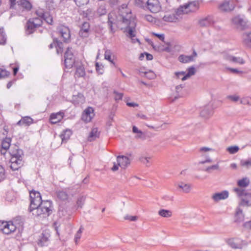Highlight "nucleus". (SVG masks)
Instances as JSON below:
<instances>
[{"instance_id": "18", "label": "nucleus", "mask_w": 251, "mask_h": 251, "mask_svg": "<svg viewBox=\"0 0 251 251\" xmlns=\"http://www.w3.org/2000/svg\"><path fill=\"white\" fill-rule=\"evenodd\" d=\"M214 23L213 17L211 16H207L199 21V24L201 27H208L212 25Z\"/></svg>"}, {"instance_id": "53", "label": "nucleus", "mask_w": 251, "mask_h": 251, "mask_svg": "<svg viewBox=\"0 0 251 251\" xmlns=\"http://www.w3.org/2000/svg\"><path fill=\"white\" fill-rule=\"evenodd\" d=\"M241 165L249 168L251 167V158L247 160H242L240 162Z\"/></svg>"}, {"instance_id": "10", "label": "nucleus", "mask_w": 251, "mask_h": 251, "mask_svg": "<svg viewBox=\"0 0 251 251\" xmlns=\"http://www.w3.org/2000/svg\"><path fill=\"white\" fill-rule=\"evenodd\" d=\"M226 242L231 248L234 249H241L244 245V241L238 238L228 239L226 240Z\"/></svg>"}, {"instance_id": "8", "label": "nucleus", "mask_w": 251, "mask_h": 251, "mask_svg": "<svg viewBox=\"0 0 251 251\" xmlns=\"http://www.w3.org/2000/svg\"><path fill=\"white\" fill-rule=\"evenodd\" d=\"M59 35L63 38L64 42H68L71 37L69 28L64 25H60L57 28Z\"/></svg>"}, {"instance_id": "21", "label": "nucleus", "mask_w": 251, "mask_h": 251, "mask_svg": "<svg viewBox=\"0 0 251 251\" xmlns=\"http://www.w3.org/2000/svg\"><path fill=\"white\" fill-rule=\"evenodd\" d=\"M197 53L196 51L194 50L193 54L191 55H185L182 54L179 56L178 59L181 63H187L194 61V58L197 57Z\"/></svg>"}, {"instance_id": "36", "label": "nucleus", "mask_w": 251, "mask_h": 251, "mask_svg": "<svg viewBox=\"0 0 251 251\" xmlns=\"http://www.w3.org/2000/svg\"><path fill=\"white\" fill-rule=\"evenodd\" d=\"M71 134L72 132L70 130L66 129L65 130H64L60 135V137L61 138L62 142H66L70 138Z\"/></svg>"}, {"instance_id": "26", "label": "nucleus", "mask_w": 251, "mask_h": 251, "mask_svg": "<svg viewBox=\"0 0 251 251\" xmlns=\"http://www.w3.org/2000/svg\"><path fill=\"white\" fill-rule=\"evenodd\" d=\"M224 58L225 59L229 61L236 63L240 65L245 64V62L243 58L238 57H235L229 55H225Z\"/></svg>"}, {"instance_id": "28", "label": "nucleus", "mask_w": 251, "mask_h": 251, "mask_svg": "<svg viewBox=\"0 0 251 251\" xmlns=\"http://www.w3.org/2000/svg\"><path fill=\"white\" fill-rule=\"evenodd\" d=\"M50 234L46 232H43L39 240L38 244L41 246H47L48 244L49 241Z\"/></svg>"}, {"instance_id": "5", "label": "nucleus", "mask_w": 251, "mask_h": 251, "mask_svg": "<svg viewBox=\"0 0 251 251\" xmlns=\"http://www.w3.org/2000/svg\"><path fill=\"white\" fill-rule=\"evenodd\" d=\"M30 208H34L38 207L42 204V202L44 201L42 200L40 193L38 191H31L30 192Z\"/></svg>"}, {"instance_id": "58", "label": "nucleus", "mask_w": 251, "mask_h": 251, "mask_svg": "<svg viewBox=\"0 0 251 251\" xmlns=\"http://www.w3.org/2000/svg\"><path fill=\"white\" fill-rule=\"evenodd\" d=\"M150 159V157L142 156L140 158V160L141 161V162H142L143 164H146L147 166H149V165H148V164L149 163Z\"/></svg>"}, {"instance_id": "54", "label": "nucleus", "mask_w": 251, "mask_h": 251, "mask_svg": "<svg viewBox=\"0 0 251 251\" xmlns=\"http://www.w3.org/2000/svg\"><path fill=\"white\" fill-rule=\"evenodd\" d=\"M96 69L99 74L102 75L104 73L103 66L101 65H100L97 62L96 63Z\"/></svg>"}, {"instance_id": "25", "label": "nucleus", "mask_w": 251, "mask_h": 251, "mask_svg": "<svg viewBox=\"0 0 251 251\" xmlns=\"http://www.w3.org/2000/svg\"><path fill=\"white\" fill-rule=\"evenodd\" d=\"M33 123V120L29 116L23 117L22 119L17 123V125L28 126Z\"/></svg>"}, {"instance_id": "22", "label": "nucleus", "mask_w": 251, "mask_h": 251, "mask_svg": "<svg viewBox=\"0 0 251 251\" xmlns=\"http://www.w3.org/2000/svg\"><path fill=\"white\" fill-rule=\"evenodd\" d=\"M71 102L75 105L82 104L85 102V98L82 94L78 93L76 95H73Z\"/></svg>"}, {"instance_id": "46", "label": "nucleus", "mask_w": 251, "mask_h": 251, "mask_svg": "<svg viewBox=\"0 0 251 251\" xmlns=\"http://www.w3.org/2000/svg\"><path fill=\"white\" fill-rule=\"evenodd\" d=\"M239 150V148L237 146H230L226 148V151L230 154H235Z\"/></svg>"}, {"instance_id": "11", "label": "nucleus", "mask_w": 251, "mask_h": 251, "mask_svg": "<svg viewBox=\"0 0 251 251\" xmlns=\"http://www.w3.org/2000/svg\"><path fill=\"white\" fill-rule=\"evenodd\" d=\"M147 8L152 13H157L161 9V6L158 0H148Z\"/></svg>"}, {"instance_id": "62", "label": "nucleus", "mask_w": 251, "mask_h": 251, "mask_svg": "<svg viewBox=\"0 0 251 251\" xmlns=\"http://www.w3.org/2000/svg\"><path fill=\"white\" fill-rule=\"evenodd\" d=\"M152 35H154L155 36L158 37L161 41H163L164 40V35L163 34H158L154 32H153Z\"/></svg>"}, {"instance_id": "52", "label": "nucleus", "mask_w": 251, "mask_h": 251, "mask_svg": "<svg viewBox=\"0 0 251 251\" xmlns=\"http://www.w3.org/2000/svg\"><path fill=\"white\" fill-rule=\"evenodd\" d=\"M75 4L78 7H81L87 5L89 2V0H74Z\"/></svg>"}, {"instance_id": "59", "label": "nucleus", "mask_w": 251, "mask_h": 251, "mask_svg": "<svg viewBox=\"0 0 251 251\" xmlns=\"http://www.w3.org/2000/svg\"><path fill=\"white\" fill-rule=\"evenodd\" d=\"M114 94H115L114 99L116 100H119L122 99L123 96L122 93H118L116 91H114Z\"/></svg>"}, {"instance_id": "23", "label": "nucleus", "mask_w": 251, "mask_h": 251, "mask_svg": "<svg viewBox=\"0 0 251 251\" xmlns=\"http://www.w3.org/2000/svg\"><path fill=\"white\" fill-rule=\"evenodd\" d=\"M10 154L11 157L16 158H23V151L20 149L17 146H15L14 147L11 149Z\"/></svg>"}, {"instance_id": "14", "label": "nucleus", "mask_w": 251, "mask_h": 251, "mask_svg": "<svg viewBox=\"0 0 251 251\" xmlns=\"http://www.w3.org/2000/svg\"><path fill=\"white\" fill-rule=\"evenodd\" d=\"M229 193L227 190H224L221 192L215 193L211 197V199L215 202H218L220 201L225 200L228 198Z\"/></svg>"}, {"instance_id": "47", "label": "nucleus", "mask_w": 251, "mask_h": 251, "mask_svg": "<svg viewBox=\"0 0 251 251\" xmlns=\"http://www.w3.org/2000/svg\"><path fill=\"white\" fill-rule=\"evenodd\" d=\"M43 20L45 21L48 24L52 25L53 23L52 17L50 15L48 12H45Z\"/></svg>"}, {"instance_id": "63", "label": "nucleus", "mask_w": 251, "mask_h": 251, "mask_svg": "<svg viewBox=\"0 0 251 251\" xmlns=\"http://www.w3.org/2000/svg\"><path fill=\"white\" fill-rule=\"evenodd\" d=\"M59 225L56 222H54L53 225H52V227L54 228V229H55V230L56 232V234L58 236L59 235V232H58V227H59Z\"/></svg>"}, {"instance_id": "15", "label": "nucleus", "mask_w": 251, "mask_h": 251, "mask_svg": "<svg viewBox=\"0 0 251 251\" xmlns=\"http://www.w3.org/2000/svg\"><path fill=\"white\" fill-rule=\"evenodd\" d=\"M90 24L88 22H85L80 25L79 35L82 38L88 37L90 33Z\"/></svg>"}, {"instance_id": "48", "label": "nucleus", "mask_w": 251, "mask_h": 251, "mask_svg": "<svg viewBox=\"0 0 251 251\" xmlns=\"http://www.w3.org/2000/svg\"><path fill=\"white\" fill-rule=\"evenodd\" d=\"M111 52L109 50H106L104 52V58L106 60H108L110 62L112 63L113 65H115V62L113 61L112 59H111Z\"/></svg>"}, {"instance_id": "49", "label": "nucleus", "mask_w": 251, "mask_h": 251, "mask_svg": "<svg viewBox=\"0 0 251 251\" xmlns=\"http://www.w3.org/2000/svg\"><path fill=\"white\" fill-rule=\"evenodd\" d=\"M86 197L83 196L79 197L77 199L76 204L77 207L81 208L85 201Z\"/></svg>"}, {"instance_id": "42", "label": "nucleus", "mask_w": 251, "mask_h": 251, "mask_svg": "<svg viewBox=\"0 0 251 251\" xmlns=\"http://www.w3.org/2000/svg\"><path fill=\"white\" fill-rule=\"evenodd\" d=\"M6 36L3 27L0 28V44L3 45L6 43Z\"/></svg>"}, {"instance_id": "44", "label": "nucleus", "mask_w": 251, "mask_h": 251, "mask_svg": "<svg viewBox=\"0 0 251 251\" xmlns=\"http://www.w3.org/2000/svg\"><path fill=\"white\" fill-rule=\"evenodd\" d=\"M20 5L26 10H29L32 7L31 4L27 0H21Z\"/></svg>"}, {"instance_id": "32", "label": "nucleus", "mask_w": 251, "mask_h": 251, "mask_svg": "<svg viewBox=\"0 0 251 251\" xmlns=\"http://www.w3.org/2000/svg\"><path fill=\"white\" fill-rule=\"evenodd\" d=\"M244 219V215L243 213V210L240 207H237L235 216V221L240 223L243 221Z\"/></svg>"}, {"instance_id": "61", "label": "nucleus", "mask_w": 251, "mask_h": 251, "mask_svg": "<svg viewBox=\"0 0 251 251\" xmlns=\"http://www.w3.org/2000/svg\"><path fill=\"white\" fill-rule=\"evenodd\" d=\"M4 169L1 165H0V181L4 178Z\"/></svg>"}, {"instance_id": "64", "label": "nucleus", "mask_w": 251, "mask_h": 251, "mask_svg": "<svg viewBox=\"0 0 251 251\" xmlns=\"http://www.w3.org/2000/svg\"><path fill=\"white\" fill-rule=\"evenodd\" d=\"M175 75L177 78H182L183 76L185 75V72H176Z\"/></svg>"}, {"instance_id": "35", "label": "nucleus", "mask_w": 251, "mask_h": 251, "mask_svg": "<svg viewBox=\"0 0 251 251\" xmlns=\"http://www.w3.org/2000/svg\"><path fill=\"white\" fill-rule=\"evenodd\" d=\"M159 216L164 218H169L172 216V211L168 209H161L158 211Z\"/></svg>"}, {"instance_id": "7", "label": "nucleus", "mask_w": 251, "mask_h": 251, "mask_svg": "<svg viewBox=\"0 0 251 251\" xmlns=\"http://www.w3.org/2000/svg\"><path fill=\"white\" fill-rule=\"evenodd\" d=\"M64 64L66 68H71L75 61V58L72 48L68 47L64 55Z\"/></svg>"}, {"instance_id": "24", "label": "nucleus", "mask_w": 251, "mask_h": 251, "mask_svg": "<svg viewBox=\"0 0 251 251\" xmlns=\"http://www.w3.org/2000/svg\"><path fill=\"white\" fill-rule=\"evenodd\" d=\"M64 116V113L59 112L56 113H52L50 118L51 124H54L60 122Z\"/></svg>"}, {"instance_id": "55", "label": "nucleus", "mask_w": 251, "mask_h": 251, "mask_svg": "<svg viewBox=\"0 0 251 251\" xmlns=\"http://www.w3.org/2000/svg\"><path fill=\"white\" fill-rule=\"evenodd\" d=\"M9 75V72L5 70V69H3L0 68V79L2 78H4L5 76H7Z\"/></svg>"}, {"instance_id": "12", "label": "nucleus", "mask_w": 251, "mask_h": 251, "mask_svg": "<svg viewBox=\"0 0 251 251\" xmlns=\"http://www.w3.org/2000/svg\"><path fill=\"white\" fill-rule=\"evenodd\" d=\"M94 111L92 107L87 108L82 115V120L86 123L90 122L95 115Z\"/></svg>"}, {"instance_id": "31", "label": "nucleus", "mask_w": 251, "mask_h": 251, "mask_svg": "<svg viewBox=\"0 0 251 251\" xmlns=\"http://www.w3.org/2000/svg\"><path fill=\"white\" fill-rule=\"evenodd\" d=\"M213 114V110L210 106H205L200 112V115L205 118H207Z\"/></svg>"}, {"instance_id": "29", "label": "nucleus", "mask_w": 251, "mask_h": 251, "mask_svg": "<svg viewBox=\"0 0 251 251\" xmlns=\"http://www.w3.org/2000/svg\"><path fill=\"white\" fill-rule=\"evenodd\" d=\"M177 188L185 193H189L192 189V185L189 183H185L183 182H179L177 184Z\"/></svg>"}, {"instance_id": "38", "label": "nucleus", "mask_w": 251, "mask_h": 251, "mask_svg": "<svg viewBox=\"0 0 251 251\" xmlns=\"http://www.w3.org/2000/svg\"><path fill=\"white\" fill-rule=\"evenodd\" d=\"M196 73V70L195 68L194 67H189L187 69V74H185V76H183L182 78H181V80L184 81L188 78L191 76L195 75Z\"/></svg>"}, {"instance_id": "2", "label": "nucleus", "mask_w": 251, "mask_h": 251, "mask_svg": "<svg viewBox=\"0 0 251 251\" xmlns=\"http://www.w3.org/2000/svg\"><path fill=\"white\" fill-rule=\"evenodd\" d=\"M52 202L50 201H44L38 207L29 209L32 215L35 217H46L49 216L51 212Z\"/></svg>"}, {"instance_id": "41", "label": "nucleus", "mask_w": 251, "mask_h": 251, "mask_svg": "<svg viewBox=\"0 0 251 251\" xmlns=\"http://www.w3.org/2000/svg\"><path fill=\"white\" fill-rule=\"evenodd\" d=\"M250 180L247 177L243 178L238 181V185L240 187H246L249 185Z\"/></svg>"}, {"instance_id": "6", "label": "nucleus", "mask_w": 251, "mask_h": 251, "mask_svg": "<svg viewBox=\"0 0 251 251\" xmlns=\"http://www.w3.org/2000/svg\"><path fill=\"white\" fill-rule=\"evenodd\" d=\"M16 226L12 221H0V231L5 234H9L14 232Z\"/></svg>"}, {"instance_id": "1", "label": "nucleus", "mask_w": 251, "mask_h": 251, "mask_svg": "<svg viewBox=\"0 0 251 251\" xmlns=\"http://www.w3.org/2000/svg\"><path fill=\"white\" fill-rule=\"evenodd\" d=\"M119 11L122 23L125 25V31L127 33V36L131 39L133 43L139 42V40L135 38L136 24L135 19L132 17L131 10L124 4L120 7Z\"/></svg>"}, {"instance_id": "56", "label": "nucleus", "mask_w": 251, "mask_h": 251, "mask_svg": "<svg viewBox=\"0 0 251 251\" xmlns=\"http://www.w3.org/2000/svg\"><path fill=\"white\" fill-rule=\"evenodd\" d=\"M227 99L231 100L233 102H236L238 101L240 99V98L238 96L234 95H229L226 97Z\"/></svg>"}, {"instance_id": "40", "label": "nucleus", "mask_w": 251, "mask_h": 251, "mask_svg": "<svg viewBox=\"0 0 251 251\" xmlns=\"http://www.w3.org/2000/svg\"><path fill=\"white\" fill-rule=\"evenodd\" d=\"M11 140L10 138H5L1 142V147L5 150H8L10 146Z\"/></svg>"}, {"instance_id": "30", "label": "nucleus", "mask_w": 251, "mask_h": 251, "mask_svg": "<svg viewBox=\"0 0 251 251\" xmlns=\"http://www.w3.org/2000/svg\"><path fill=\"white\" fill-rule=\"evenodd\" d=\"M240 205L249 206L251 205V194L246 193L242 198Z\"/></svg>"}, {"instance_id": "17", "label": "nucleus", "mask_w": 251, "mask_h": 251, "mask_svg": "<svg viewBox=\"0 0 251 251\" xmlns=\"http://www.w3.org/2000/svg\"><path fill=\"white\" fill-rule=\"evenodd\" d=\"M10 168L13 170H18L21 168L24 163L23 158H16L11 157L10 160Z\"/></svg>"}, {"instance_id": "3", "label": "nucleus", "mask_w": 251, "mask_h": 251, "mask_svg": "<svg viewBox=\"0 0 251 251\" xmlns=\"http://www.w3.org/2000/svg\"><path fill=\"white\" fill-rule=\"evenodd\" d=\"M42 20L39 17L29 19L25 26L26 34L29 35L33 33L37 27L41 26Z\"/></svg>"}, {"instance_id": "57", "label": "nucleus", "mask_w": 251, "mask_h": 251, "mask_svg": "<svg viewBox=\"0 0 251 251\" xmlns=\"http://www.w3.org/2000/svg\"><path fill=\"white\" fill-rule=\"evenodd\" d=\"M219 168V166L218 164L212 165L211 166L208 167L206 168L205 171L208 173H210L211 170H218Z\"/></svg>"}, {"instance_id": "60", "label": "nucleus", "mask_w": 251, "mask_h": 251, "mask_svg": "<svg viewBox=\"0 0 251 251\" xmlns=\"http://www.w3.org/2000/svg\"><path fill=\"white\" fill-rule=\"evenodd\" d=\"M146 77L151 79L155 77V75L152 72H146L145 73Z\"/></svg>"}, {"instance_id": "16", "label": "nucleus", "mask_w": 251, "mask_h": 251, "mask_svg": "<svg viewBox=\"0 0 251 251\" xmlns=\"http://www.w3.org/2000/svg\"><path fill=\"white\" fill-rule=\"evenodd\" d=\"M232 22L234 24L237 25L242 29H244L247 25V20L244 16H237L232 19Z\"/></svg>"}, {"instance_id": "9", "label": "nucleus", "mask_w": 251, "mask_h": 251, "mask_svg": "<svg viewBox=\"0 0 251 251\" xmlns=\"http://www.w3.org/2000/svg\"><path fill=\"white\" fill-rule=\"evenodd\" d=\"M107 24L110 32L114 33L115 30L113 28V25L118 24V17L115 12L111 11L108 14Z\"/></svg>"}, {"instance_id": "39", "label": "nucleus", "mask_w": 251, "mask_h": 251, "mask_svg": "<svg viewBox=\"0 0 251 251\" xmlns=\"http://www.w3.org/2000/svg\"><path fill=\"white\" fill-rule=\"evenodd\" d=\"M84 15L85 17L88 19V20L93 19L96 16L95 12L91 8L87 9L84 12Z\"/></svg>"}, {"instance_id": "4", "label": "nucleus", "mask_w": 251, "mask_h": 251, "mask_svg": "<svg viewBox=\"0 0 251 251\" xmlns=\"http://www.w3.org/2000/svg\"><path fill=\"white\" fill-rule=\"evenodd\" d=\"M201 2V0H194L189 2L181 6L178 9V12H181L182 13L187 14L189 12H195L199 9Z\"/></svg>"}, {"instance_id": "37", "label": "nucleus", "mask_w": 251, "mask_h": 251, "mask_svg": "<svg viewBox=\"0 0 251 251\" xmlns=\"http://www.w3.org/2000/svg\"><path fill=\"white\" fill-rule=\"evenodd\" d=\"M243 40L244 43L246 46L251 47V32L244 33Z\"/></svg>"}, {"instance_id": "43", "label": "nucleus", "mask_w": 251, "mask_h": 251, "mask_svg": "<svg viewBox=\"0 0 251 251\" xmlns=\"http://www.w3.org/2000/svg\"><path fill=\"white\" fill-rule=\"evenodd\" d=\"M107 13V10L106 8V6L105 5H100L97 11V14L99 16H101L105 15Z\"/></svg>"}, {"instance_id": "27", "label": "nucleus", "mask_w": 251, "mask_h": 251, "mask_svg": "<svg viewBox=\"0 0 251 251\" xmlns=\"http://www.w3.org/2000/svg\"><path fill=\"white\" fill-rule=\"evenodd\" d=\"M56 195L58 201H66L69 199V195L64 190H58L56 192Z\"/></svg>"}, {"instance_id": "50", "label": "nucleus", "mask_w": 251, "mask_h": 251, "mask_svg": "<svg viewBox=\"0 0 251 251\" xmlns=\"http://www.w3.org/2000/svg\"><path fill=\"white\" fill-rule=\"evenodd\" d=\"M84 230L83 227L81 226L79 229V230L77 231L75 235V240L76 243H77L78 241L80 239V237L81 236V233H82L83 231Z\"/></svg>"}, {"instance_id": "33", "label": "nucleus", "mask_w": 251, "mask_h": 251, "mask_svg": "<svg viewBox=\"0 0 251 251\" xmlns=\"http://www.w3.org/2000/svg\"><path fill=\"white\" fill-rule=\"evenodd\" d=\"M99 132L97 128H94L92 129L88 137L89 141H93L99 136Z\"/></svg>"}, {"instance_id": "20", "label": "nucleus", "mask_w": 251, "mask_h": 251, "mask_svg": "<svg viewBox=\"0 0 251 251\" xmlns=\"http://www.w3.org/2000/svg\"><path fill=\"white\" fill-rule=\"evenodd\" d=\"M181 13V12H178L177 10L175 14H167L164 16L163 20L168 22H176L178 21L180 18L179 15Z\"/></svg>"}, {"instance_id": "13", "label": "nucleus", "mask_w": 251, "mask_h": 251, "mask_svg": "<svg viewBox=\"0 0 251 251\" xmlns=\"http://www.w3.org/2000/svg\"><path fill=\"white\" fill-rule=\"evenodd\" d=\"M219 8L222 11H231L234 8V5L232 1L230 0H225L219 5Z\"/></svg>"}, {"instance_id": "19", "label": "nucleus", "mask_w": 251, "mask_h": 251, "mask_svg": "<svg viewBox=\"0 0 251 251\" xmlns=\"http://www.w3.org/2000/svg\"><path fill=\"white\" fill-rule=\"evenodd\" d=\"M117 161L118 163V165L123 169L126 168L130 163L129 158L124 155L118 156L117 157Z\"/></svg>"}, {"instance_id": "45", "label": "nucleus", "mask_w": 251, "mask_h": 251, "mask_svg": "<svg viewBox=\"0 0 251 251\" xmlns=\"http://www.w3.org/2000/svg\"><path fill=\"white\" fill-rule=\"evenodd\" d=\"M233 190L239 197H241L242 198L246 193L245 190L241 188H234Z\"/></svg>"}, {"instance_id": "34", "label": "nucleus", "mask_w": 251, "mask_h": 251, "mask_svg": "<svg viewBox=\"0 0 251 251\" xmlns=\"http://www.w3.org/2000/svg\"><path fill=\"white\" fill-rule=\"evenodd\" d=\"M85 75V71L84 68L83 66L80 65L77 67L75 74V77H84Z\"/></svg>"}, {"instance_id": "51", "label": "nucleus", "mask_w": 251, "mask_h": 251, "mask_svg": "<svg viewBox=\"0 0 251 251\" xmlns=\"http://www.w3.org/2000/svg\"><path fill=\"white\" fill-rule=\"evenodd\" d=\"M56 44L58 46V48H57V53L58 54L61 53L62 52V48L61 46V45H62L61 43L59 44L57 42L56 43H55L54 42H53L49 45V48L50 49H52L54 46H55V45H56Z\"/></svg>"}]
</instances>
